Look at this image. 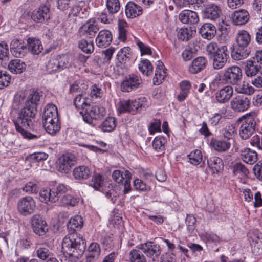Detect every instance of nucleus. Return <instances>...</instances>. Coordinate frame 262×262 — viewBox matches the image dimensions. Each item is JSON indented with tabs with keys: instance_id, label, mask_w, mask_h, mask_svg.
Returning a JSON list of instances; mask_svg holds the SVG:
<instances>
[{
	"instance_id": "2",
	"label": "nucleus",
	"mask_w": 262,
	"mask_h": 262,
	"mask_svg": "<svg viewBox=\"0 0 262 262\" xmlns=\"http://www.w3.org/2000/svg\"><path fill=\"white\" fill-rule=\"evenodd\" d=\"M40 100L39 93L32 91L28 96L25 105L19 111L18 116L13 121L16 130L21 133L25 138H37L36 135L26 131L24 128H30L33 124L37 114V105Z\"/></svg>"
},
{
	"instance_id": "17",
	"label": "nucleus",
	"mask_w": 262,
	"mask_h": 262,
	"mask_svg": "<svg viewBox=\"0 0 262 262\" xmlns=\"http://www.w3.org/2000/svg\"><path fill=\"white\" fill-rule=\"evenodd\" d=\"M250 100L244 96H238L231 101V108L236 112H243L248 109L250 106Z\"/></svg>"
},
{
	"instance_id": "53",
	"label": "nucleus",
	"mask_w": 262,
	"mask_h": 262,
	"mask_svg": "<svg viewBox=\"0 0 262 262\" xmlns=\"http://www.w3.org/2000/svg\"><path fill=\"white\" fill-rule=\"evenodd\" d=\"M36 254L39 258L44 260L49 257L51 252L48 247L45 245H41L37 249Z\"/></svg>"
},
{
	"instance_id": "37",
	"label": "nucleus",
	"mask_w": 262,
	"mask_h": 262,
	"mask_svg": "<svg viewBox=\"0 0 262 262\" xmlns=\"http://www.w3.org/2000/svg\"><path fill=\"white\" fill-rule=\"evenodd\" d=\"M88 101V98L83 97L79 94L75 98L74 104L77 108L81 109V111L84 112L88 107H90V103Z\"/></svg>"
},
{
	"instance_id": "63",
	"label": "nucleus",
	"mask_w": 262,
	"mask_h": 262,
	"mask_svg": "<svg viewBox=\"0 0 262 262\" xmlns=\"http://www.w3.org/2000/svg\"><path fill=\"white\" fill-rule=\"evenodd\" d=\"M134 187L136 190L141 191H147L150 189L149 186H147L142 180L139 179L134 181Z\"/></svg>"
},
{
	"instance_id": "21",
	"label": "nucleus",
	"mask_w": 262,
	"mask_h": 262,
	"mask_svg": "<svg viewBox=\"0 0 262 262\" xmlns=\"http://www.w3.org/2000/svg\"><path fill=\"white\" fill-rule=\"evenodd\" d=\"M250 53V50L247 47H242L236 45L231 48V55L234 60H241L246 58Z\"/></svg>"
},
{
	"instance_id": "58",
	"label": "nucleus",
	"mask_w": 262,
	"mask_h": 262,
	"mask_svg": "<svg viewBox=\"0 0 262 262\" xmlns=\"http://www.w3.org/2000/svg\"><path fill=\"white\" fill-rule=\"evenodd\" d=\"M103 184V179L101 175L99 174H95L92 179V185L95 189L98 190L102 187Z\"/></svg>"
},
{
	"instance_id": "11",
	"label": "nucleus",
	"mask_w": 262,
	"mask_h": 262,
	"mask_svg": "<svg viewBox=\"0 0 262 262\" xmlns=\"http://www.w3.org/2000/svg\"><path fill=\"white\" fill-rule=\"evenodd\" d=\"M98 30L99 27L96 21L94 19H90L79 28L78 33L80 37L92 38Z\"/></svg>"
},
{
	"instance_id": "36",
	"label": "nucleus",
	"mask_w": 262,
	"mask_h": 262,
	"mask_svg": "<svg viewBox=\"0 0 262 262\" xmlns=\"http://www.w3.org/2000/svg\"><path fill=\"white\" fill-rule=\"evenodd\" d=\"M116 126V119L112 117H108L100 125L99 128L103 132H111L115 129Z\"/></svg>"
},
{
	"instance_id": "26",
	"label": "nucleus",
	"mask_w": 262,
	"mask_h": 262,
	"mask_svg": "<svg viewBox=\"0 0 262 262\" xmlns=\"http://www.w3.org/2000/svg\"><path fill=\"white\" fill-rule=\"evenodd\" d=\"M166 69L162 62L158 61L156 68L155 76L153 78V83L158 85L162 82L166 76Z\"/></svg>"
},
{
	"instance_id": "27",
	"label": "nucleus",
	"mask_w": 262,
	"mask_h": 262,
	"mask_svg": "<svg viewBox=\"0 0 262 262\" xmlns=\"http://www.w3.org/2000/svg\"><path fill=\"white\" fill-rule=\"evenodd\" d=\"M215 27L210 23H205L199 30L202 36L208 40L211 39L216 34Z\"/></svg>"
},
{
	"instance_id": "40",
	"label": "nucleus",
	"mask_w": 262,
	"mask_h": 262,
	"mask_svg": "<svg viewBox=\"0 0 262 262\" xmlns=\"http://www.w3.org/2000/svg\"><path fill=\"white\" fill-rule=\"evenodd\" d=\"M130 262H146V259L142 252L137 249H132L129 253Z\"/></svg>"
},
{
	"instance_id": "64",
	"label": "nucleus",
	"mask_w": 262,
	"mask_h": 262,
	"mask_svg": "<svg viewBox=\"0 0 262 262\" xmlns=\"http://www.w3.org/2000/svg\"><path fill=\"white\" fill-rule=\"evenodd\" d=\"M125 172H121L120 170H114L112 174V177L114 181L117 183H122L123 181L125 179Z\"/></svg>"
},
{
	"instance_id": "54",
	"label": "nucleus",
	"mask_w": 262,
	"mask_h": 262,
	"mask_svg": "<svg viewBox=\"0 0 262 262\" xmlns=\"http://www.w3.org/2000/svg\"><path fill=\"white\" fill-rule=\"evenodd\" d=\"M59 66V63L56 58H52L49 61L46 66L47 71L50 73L60 71V70Z\"/></svg>"
},
{
	"instance_id": "13",
	"label": "nucleus",
	"mask_w": 262,
	"mask_h": 262,
	"mask_svg": "<svg viewBox=\"0 0 262 262\" xmlns=\"http://www.w3.org/2000/svg\"><path fill=\"white\" fill-rule=\"evenodd\" d=\"M221 14L220 7L214 3L207 4L202 11L203 17L210 20H216L220 18Z\"/></svg>"
},
{
	"instance_id": "6",
	"label": "nucleus",
	"mask_w": 262,
	"mask_h": 262,
	"mask_svg": "<svg viewBox=\"0 0 262 262\" xmlns=\"http://www.w3.org/2000/svg\"><path fill=\"white\" fill-rule=\"evenodd\" d=\"M243 76L242 69L238 66H232L226 68L221 76L225 83L235 85L241 81Z\"/></svg>"
},
{
	"instance_id": "5",
	"label": "nucleus",
	"mask_w": 262,
	"mask_h": 262,
	"mask_svg": "<svg viewBox=\"0 0 262 262\" xmlns=\"http://www.w3.org/2000/svg\"><path fill=\"white\" fill-rule=\"evenodd\" d=\"M256 117L255 112H251L243 116L245 118V121L241 125L239 130V135L243 139L249 138L254 131Z\"/></svg>"
},
{
	"instance_id": "46",
	"label": "nucleus",
	"mask_w": 262,
	"mask_h": 262,
	"mask_svg": "<svg viewBox=\"0 0 262 262\" xmlns=\"http://www.w3.org/2000/svg\"><path fill=\"white\" fill-rule=\"evenodd\" d=\"M106 5L108 12L111 14L116 13L120 8L119 0H107Z\"/></svg>"
},
{
	"instance_id": "60",
	"label": "nucleus",
	"mask_w": 262,
	"mask_h": 262,
	"mask_svg": "<svg viewBox=\"0 0 262 262\" xmlns=\"http://www.w3.org/2000/svg\"><path fill=\"white\" fill-rule=\"evenodd\" d=\"M10 76L6 72L0 71V89L7 86L10 83Z\"/></svg>"
},
{
	"instance_id": "48",
	"label": "nucleus",
	"mask_w": 262,
	"mask_h": 262,
	"mask_svg": "<svg viewBox=\"0 0 262 262\" xmlns=\"http://www.w3.org/2000/svg\"><path fill=\"white\" fill-rule=\"evenodd\" d=\"M79 202V200L72 196L71 195H66L63 196L60 200L61 206H74Z\"/></svg>"
},
{
	"instance_id": "1",
	"label": "nucleus",
	"mask_w": 262,
	"mask_h": 262,
	"mask_svg": "<svg viewBox=\"0 0 262 262\" xmlns=\"http://www.w3.org/2000/svg\"><path fill=\"white\" fill-rule=\"evenodd\" d=\"M83 225V220L80 215H75L70 219L67 224L70 234L66 236L62 243V250L64 254L74 258L81 257L86 248L85 239L76 234V230H80Z\"/></svg>"
},
{
	"instance_id": "49",
	"label": "nucleus",
	"mask_w": 262,
	"mask_h": 262,
	"mask_svg": "<svg viewBox=\"0 0 262 262\" xmlns=\"http://www.w3.org/2000/svg\"><path fill=\"white\" fill-rule=\"evenodd\" d=\"M39 189L38 183L35 181L29 182L23 187V190L28 193H36Z\"/></svg>"
},
{
	"instance_id": "23",
	"label": "nucleus",
	"mask_w": 262,
	"mask_h": 262,
	"mask_svg": "<svg viewBox=\"0 0 262 262\" xmlns=\"http://www.w3.org/2000/svg\"><path fill=\"white\" fill-rule=\"evenodd\" d=\"M262 67L251 58L246 60L244 67L245 75L247 77H253L261 71Z\"/></svg>"
},
{
	"instance_id": "28",
	"label": "nucleus",
	"mask_w": 262,
	"mask_h": 262,
	"mask_svg": "<svg viewBox=\"0 0 262 262\" xmlns=\"http://www.w3.org/2000/svg\"><path fill=\"white\" fill-rule=\"evenodd\" d=\"M240 156L243 161L248 164H253L257 160V153L250 148L241 150Z\"/></svg>"
},
{
	"instance_id": "47",
	"label": "nucleus",
	"mask_w": 262,
	"mask_h": 262,
	"mask_svg": "<svg viewBox=\"0 0 262 262\" xmlns=\"http://www.w3.org/2000/svg\"><path fill=\"white\" fill-rule=\"evenodd\" d=\"M213 146L215 150L223 152L230 147V143L229 142L222 140H215L213 143Z\"/></svg>"
},
{
	"instance_id": "33",
	"label": "nucleus",
	"mask_w": 262,
	"mask_h": 262,
	"mask_svg": "<svg viewBox=\"0 0 262 262\" xmlns=\"http://www.w3.org/2000/svg\"><path fill=\"white\" fill-rule=\"evenodd\" d=\"M207 164L213 173L219 172L223 169L222 160L216 156H211L207 158Z\"/></svg>"
},
{
	"instance_id": "4",
	"label": "nucleus",
	"mask_w": 262,
	"mask_h": 262,
	"mask_svg": "<svg viewBox=\"0 0 262 262\" xmlns=\"http://www.w3.org/2000/svg\"><path fill=\"white\" fill-rule=\"evenodd\" d=\"M83 121L92 126H94L93 120H100L106 115V109L101 105H94L88 107L84 112H80Z\"/></svg>"
},
{
	"instance_id": "30",
	"label": "nucleus",
	"mask_w": 262,
	"mask_h": 262,
	"mask_svg": "<svg viewBox=\"0 0 262 262\" xmlns=\"http://www.w3.org/2000/svg\"><path fill=\"white\" fill-rule=\"evenodd\" d=\"M207 64V59L204 57H198L194 59L189 68V71L192 74H196L203 70Z\"/></svg>"
},
{
	"instance_id": "62",
	"label": "nucleus",
	"mask_w": 262,
	"mask_h": 262,
	"mask_svg": "<svg viewBox=\"0 0 262 262\" xmlns=\"http://www.w3.org/2000/svg\"><path fill=\"white\" fill-rule=\"evenodd\" d=\"M125 179L124 180L123 183L124 189L123 192L124 194H126L131 190L130 186V179H131V173L127 170L125 171Z\"/></svg>"
},
{
	"instance_id": "50",
	"label": "nucleus",
	"mask_w": 262,
	"mask_h": 262,
	"mask_svg": "<svg viewBox=\"0 0 262 262\" xmlns=\"http://www.w3.org/2000/svg\"><path fill=\"white\" fill-rule=\"evenodd\" d=\"M233 172L235 175L246 176L249 173V171L244 165L241 163H237L233 167Z\"/></svg>"
},
{
	"instance_id": "16",
	"label": "nucleus",
	"mask_w": 262,
	"mask_h": 262,
	"mask_svg": "<svg viewBox=\"0 0 262 262\" xmlns=\"http://www.w3.org/2000/svg\"><path fill=\"white\" fill-rule=\"evenodd\" d=\"M233 95V89L230 85H227L218 90L215 93V99L220 103L228 102Z\"/></svg>"
},
{
	"instance_id": "14",
	"label": "nucleus",
	"mask_w": 262,
	"mask_h": 262,
	"mask_svg": "<svg viewBox=\"0 0 262 262\" xmlns=\"http://www.w3.org/2000/svg\"><path fill=\"white\" fill-rule=\"evenodd\" d=\"M31 17L36 23H43L50 17V8L47 5H41L32 12Z\"/></svg>"
},
{
	"instance_id": "31",
	"label": "nucleus",
	"mask_w": 262,
	"mask_h": 262,
	"mask_svg": "<svg viewBox=\"0 0 262 262\" xmlns=\"http://www.w3.org/2000/svg\"><path fill=\"white\" fill-rule=\"evenodd\" d=\"M251 41V36L246 30H242L238 32L236 37V45L242 47H247Z\"/></svg>"
},
{
	"instance_id": "51",
	"label": "nucleus",
	"mask_w": 262,
	"mask_h": 262,
	"mask_svg": "<svg viewBox=\"0 0 262 262\" xmlns=\"http://www.w3.org/2000/svg\"><path fill=\"white\" fill-rule=\"evenodd\" d=\"M44 128L46 132L52 135L56 134L60 129V124L59 122L51 123L48 124L43 125Z\"/></svg>"
},
{
	"instance_id": "7",
	"label": "nucleus",
	"mask_w": 262,
	"mask_h": 262,
	"mask_svg": "<svg viewBox=\"0 0 262 262\" xmlns=\"http://www.w3.org/2000/svg\"><path fill=\"white\" fill-rule=\"evenodd\" d=\"M138 248L141 249L147 257L151 258L153 262H157L161 253V249L159 245L154 242H148L139 245Z\"/></svg>"
},
{
	"instance_id": "35",
	"label": "nucleus",
	"mask_w": 262,
	"mask_h": 262,
	"mask_svg": "<svg viewBox=\"0 0 262 262\" xmlns=\"http://www.w3.org/2000/svg\"><path fill=\"white\" fill-rule=\"evenodd\" d=\"M8 69L12 73L19 74L25 70L26 64L19 59L12 60L8 64Z\"/></svg>"
},
{
	"instance_id": "29",
	"label": "nucleus",
	"mask_w": 262,
	"mask_h": 262,
	"mask_svg": "<svg viewBox=\"0 0 262 262\" xmlns=\"http://www.w3.org/2000/svg\"><path fill=\"white\" fill-rule=\"evenodd\" d=\"M39 199L41 202L45 203L49 202L54 203L58 200V196L55 193L54 189H46L40 191Z\"/></svg>"
},
{
	"instance_id": "44",
	"label": "nucleus",
	"mask_w": 262,
	"mask_h": 262,
	"mask_svg": "<svg viewBox=\"0 0 262 262\" xmlns=\"http://www.w3.org/2000/svg\"><path fill=\"white\" fill-rule=\"evenodd\" d=\"M129 47H124L121 49L117 55V59L120 63H125L129 60L130 56Z\"/></svg>"
},
{
	"instance_id": "59",
	"label": "nucleus",
	"mask_w": 262,
	"mask_h": 262,
	"mask_svg": "<svg viewBox=\"0 0 262 262\" xmlns=\"http://www.w3.org/2000/svg\"><path fill=\"white\" fill-rule=\"evenodd\" d=\"M89 254L98 257L100 254L101 249L97 243H92L88 247Z\"/></svg>"
},
{
	"instance_id": "41",
	"label": "nucleus",
	"mask_w": 262,
	"mask_h": 262,
	"mask_svg": "<svg viewBox=\"0 0 262 262\" xmlns=\"http://www.w3.org/2000/svg\"><path fill=\"white\" fill-rule=\"evenodd\" d=\"M78 47L84 53L90 54L94 51V47L93 41H88L82 39L78 42Z\"/></svg>"
},
{
	"instance_id": "12",
	"label": "nucleus",
	"mask_w": 262,
	"mask_h": 262,
	"mask_svg": "<svg viewBox=\"0 0 262 262\" xmlns=\"http://www.w3.org/2000/svg\"><path fill=\"white\" fill-rule=\"evenodd\" d=\"M31 225L34 232L39 236H42L48 231L46 222L39 214H35L32 217Z\"/></svg>"
},
{
	"instance_id": "10",
	"label": "nucleus",
	"mask_w": 262,
	"mask_h": 262,
	"mask_svg": "<svg viewBox=\"0 0 262 262\" xmlns=\"http://www.w3.org/2000/svg\"><path fill=\"white\" fill-rule=\"evenodd\" d=\"M77 158L72 154H64L59 157L57 162V169L63 173H68L76 162Z\"/></svg>"
},
{
	"instance_id": "20",
	"label": "nucleus",
	"mask_w": 262,
	"mask_h": 262,
	"mask_svg": "<svg viewBox=\"0 0 262 262\" xmlns=\"http://www.w3.org/2000/svg\"><path fill=\"white\" fill-rule=\"evenodd\" d=\"M179 20L183 24L194 25L199 21V17L196 12L189 10H184L179 15Z\"/></svg>"
},
{
	"instance_id": "55",
	"label": "nucleus",
	"mask_w": 262,
	"mask_h": 262,
	"mask_svg": "<svg viewBox=\"0 0 262 262\" xmlns=\"http://www.w3.org/2000/svg\"><path fill=\"white\" fill-rule=\"evenodd\" d=\"M145 102L146 98L144 97L131 101L130 105L132 108L133 114H134L135 111H138L142 107H144V103Z\"/></svg>"
},
{
	"instance_id": "43",
	"label": "nucleus",
	"mask_w": 262,
	"mask_h": 262,
	"mask_svg": "<svg viewBox=\"0 0 262 262\" xmlns=\"http://www.w3.org/2000/svg\"><path fill=\"white\" fill-rule=\"evenodd\" d=\"M189 161L194 165H198L202 160V155L201 150L195 149L188 155Z\"/></svg>"
},
{
	"instance_id": "24",
	"label": "nucleus",
	"mask_w": 262,
	"mask_h": 262,
	"mask_svg": "<svg viewBox=\"0 0 262 262\" xmlns=\"http://www.w3.org/2000/svg\"><path fill=\"white\" fill-rule=\"evenodd\" d=\"M142 8L133 2H129L125 7V14L128 18H133L142 14Z\"/></svg>"
},
{
	"instance_id": "8",
	"label": "nucleus",
	"mask_w": 262,
	"mask_h": 262,
	"mask_svg": "<svg viewBox=\"0 0 262 262\" xmlns=\"http://www.w3.org/2000/svg\"><path fill=\"white\" fill-rule=\"evenodd\" d=\"M35 208V201L30 196L23 197L17 202L18 211L24 216L31 214L34 212Z\"/></svg>"
},
{
	"instance_id": "9",
	"label": "nucleus",
	"mask_w": 262,
	"mask_h": 262,
	"mask_svg": "<svg viewBox=\"0 0 262 262\" xmlns=\"http://www.w3.org/2000/svg\"><path fill=\"white\" fill-rule=\"evenodd\" d=\"M143 83L141 78L134 74L126 76L122 81L121 88L123 92H129L141 86Z\"/></svg>"
},
{
	"instance_id": "38",
	"label": "nucleus",
	"mask_w": 262,
	"mask_h": 262,
	"mask_svg": "<svg viewBox=\"0 0 262 262\" xmlns=\"http://www.w3.org/2000/svg\"><path fill=\"white\" fill-rule=\"evenodd\" d=\"M179 85L181 91L177 98L180 101H182L186 98L189 93L191 83L189 81L184 80L180 83Z\"/></svg>"
},
{
	"instance_id": "15",
	"label": "nucleus",
	"mask_w": 262,
	"mask_h": 262,
	"mask_svg": "<svg viewBox=\"0 0 262 262\" xmlns=\"http://www.w3.org/2000/svg\"><path fill=\"white\" fill-rule=\"evenodd\" d=\"M59 121L57 109L53 104H48L45 108L42 115L43 125Z\"/></svg>"
},
{
	"instance_id": "57",
	"label": "nucleus",
	"mask_w": 262,
	"mask_h": 262,
	"mask_svg": "<svg viewBox=\"0 0 262 262\" xmlns=\"http://www.w3.org/2000/svg\"><path fill=\"white\" fill-rule=\"evenodd\" d=\"M130 100H123L119 103V111L120 113L130 112L133 113Z\"/></svg>"
},
{
	"instance_id": "39",
	"label": "nucleus",
	"mask_w": 262,
	"mask_h": 262,
	"mask_svg": "<svg viewBox=\"0 0 262 262\" xmlns=\"http://www.w3.org/2000/svg\"><path fill=\"white\" fill-rule=\"evenodd\" d=\"M138 68L142 74L146 76L150 75L152 73L153 67L151 62L147 59L141 60Z\"/></svg>"
},
{
	"instance_id": "52",
	"label": "nucleus",
	"mask_w": 262,
	"mask_h": 262,
	"mask_svg": "<svg viewBox=\"0 0 262 262\" xmlns=\"http://www.w3.org/2000/svg\"><path fill=\"white\" fill-rule=\"evenodd\" d=\"M56 59L59 63V67L61 70L70 66V58L67 55H58Z\"/></svg>"
},
{
	"instance_id": "25",
	"label": "nucleus",
	"mask_w": 262,
	"mask_h": 262,
	"mask_svg": "<svg viewBox=\"0 0 262 262\" xmlns=\"http://www.w3.org/2000/svg\"><path fill=\"white\" fill-rule=\"evenodd\" d=\"M91 174L90 168L84 165L77 166L73 170V177L77 180H86L90 177Z\"/></svg>"
},
{
	"instance_id": "18",
	"label": "nucleus",
	"mask_w": 262,
	"mask_h": 262,
	"mask_svg": "<svg viewBox=\"0 0 262 262\" xmlns=\"http://www.w3.org/2000/svg\"><path fill=\"white\" fill-rule=\"evenodd\" d=\"M11 51L17 58L23 57L27 53L28 49L25 42L21 40L15 39L10 45Z\"/></svg>"
},
{
	"instance_id": "3",
	"label": "nucleus",
	"mask_w": 262,
	"mask_h": 262,
	"mask_svg": "<svg viewBox=\"0 0 262 262\" xmlns=\"http://www.w3.org/2000/svg\"><path fill=\"white\" fill-rule=\"evenodd\" d=\"M226 46H218L215 42L209 43L206 47V52L212 61V67L215 70H220L226 64L228 59Z\"/></svg>"
},
{
	"instance_id": "34",
	"label": "nucleus",
	"mask_w": 262,
	"mask_h": 262,
	"mask_svg": "<svg viewBox=\"0 0 262 262\" xmlns=\"http://www.w3.org/2000/svg\"><path fill=\"white\" fill-rule=\"evenodd\" d=\"M28 50L33 54L38 55L43 49L41 41L36 38H28L27 39Z\"/></svg>"
},
{
	"instance_id": "22",
	"label": "nucleus",
	"mask_w": 262,
	"mask_h": 262,
	"mask_svg": "<svg viewBox=\"0 0 262 262\" xmlns=\"http://www.w3.org/2000/svg\"><path fill=\"white\" fill-rule=\"evenodd\" d=\"M233 23L236 25H242L247 23L250 18L249 12L245 9L235 11L231 15Z\"/></svg>"
},
{
	"instance_id": "19",
	"label": "nucleus",
	"mask_w": 262,
	"mask_h": 262,
	"mask_svg": "<svg viewBox=\"0 0 262 262\" xmlns=\"http://www.w3.org/2000/svg\"><path fill=\"white\" fill-rule=\"evenodd\" d=\"M112 34L107 30H103L99 32L95 42L96 45L99 48H106L108 46L112 41Z\"/></svg>"
},
{
	"instance_id": "42",
	"label": "nucleus",
	"mask_w": 262,
	"mask_h": 262,
	"mask_svg": "<svg viewBox=\"0 0 262 262\" xmlns=\"http://www.w3.org/2000/svg\"><path fill=\"white\" fill-rule=\"evenodd\" d=\"M194 33L193 31L190 28H182L178 31V37L182 41H188L192 37Z\"/></svg>"
},
{
	"instance_id": "45",
	"label": "nucleus",
	"mask_w": 262,
	"mask_h": 262,
	"mask_svg": "<svg viewBox=\"0 0 262 262\" xmlns=\"http://www.w3.org/2000/svg\"><path fill=\"white\" fill-rule=\"evenodd\" d=\"M165 143L166 139L164 137L161 136L156 137L152 142V146L157 151L163 152L165 150Z\"/></svg>"
},
{
	"instance_id": "56",
	"label": "nucleus",
	"mask_w": 262,
	"mask_h": 262,
	"mask_svg": "<svg viewBox=\"0 0 262 262\" xmlns=\"http://www.w3.org/2000/svg\"><path fill=\"white\" fill-rule=\"evenodd\" d=\"M236 133V130L233 125L225 126L222 130V134L225 138L232 139Z\"/></svg>"
},
{
	"instance_id": "32",
	"label": "nucleus",
	"mask_w": 262,
	"mask_h": 262,
	"mask_svg": "<svg viewBox=\"0 0 262 262\" xmlns=\"http://www.w3.org/2000/svg\"><path fill=\"white\" fill-rule=\"evenodd\" d=\"M235 90L239 94H243L247 95H251L255 92L254 88L246 81L237 82L235 84Z\"/></svg>"
},
{
	"instance_id": "61",
	"label": "nucleus",
	"mask_w": 262,
	"mask_h": 262,
	"mask_svg": "<svg viewBox=\"0 0 262 262\" xmlns=\"http://www.w3.org/2000/svg\"><path fill=\"white\" fill-rule=\"evenodd\" d=\"M8 54V45L4 41H0V60H5L7 58Z\"/></svg>"
}]
</instances>
